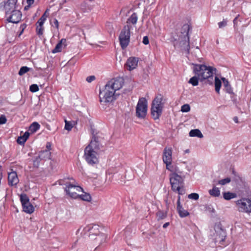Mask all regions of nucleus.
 <instances>
[{"instance_id":"54","label":"nucleus","mask_w":251,"mask_h":251,"mask_svg":"<svg viewBox=\"0 0 251 251\" xmlns=\"http://www.w3.org/2000/svg\"><path fill=\"white\" fill-rule=\"evenodd\" d=\"M170 225V223L169 222H167L166 223H165L163 225V227L164 228H166L169 225Z\"/></svg>"},{"instance_id":"36","label":"nucleus","mask_w":251,"mask_h":251,"mask_svg":"<svg viewBox=\"0 0 251 251\" xmlns=\"http://www.w3.org/2000/svg\"><path fill=\"white\" fill-rule=\"evenodd\" d=\"M65 129L68 131H70L72 129L73 126L71 122L65 120Z\"/></svg>"},{"instance_id":"31","label":"nucleus","mask_w":251,"mask_h":251,"mask_svg":"<svg viewBox=\"0 0 251 251\" xmlns=\"http://www.w3.org/2000/svg\"><path fill=\"white\" fill-rule=\"evenodd\" d=\"M167 212L161 210H159L156 213V216L158 218V220H162L167 217Z\"/></svg>"},{"instance_id":"9","label":"nucleus","mask_w":251,"mask_h":251,"mask_svg":"<svg viewBox=\"0 0 251 251\" xmlns=\"http://www.w3.org/2000/svg\"><path fill=\"white\" fill-rule=\"evenodd\" d=\"M148 102L145 98L139 99L136 107V116L140 119L144 118L147 113Z\"/></svg>"},{"instance_id":"49","label":"nucleus","mask_w":251,"mask_h":251,"mask_svg":"<svg viewBox=\"0 0 251 251\" xmlns=\"http://www.w3.org/2000/svg\"><path fill=\"white\" fill-rule=\"evenodd\" d=\"M222 80L223 82L224 87L225 88L226 87V86L229 85L228 81L225 78H223Z\"/></svg>"},{"instance_id":"2","label":"nucleus","mask_w":251,"mask_h":251,"mask_svg":"<svg viewBox=\"0 0 251 251\" xmlns=\"http://www.w3.org/2000/svg\"><path fill=\"white\" fill-rule=\"evenodd\" d=\"M193 65V71L195 75L191 77L188 82L194 86H196L199 84V81L202 82L207 79L208 81L213 80L214 71L216 69L210 66L205 65L192 64Z\"/></svg>"},{"instance_id":"11","label":"nucleus","mask_w":251,"mask_h":251,"mask_svg":"<svg viewBox=\"0 0 251 251\" xmlns=\"http://www.w3.org/2000/svg\"><path fill=\"white\" fill-rule=\"evenodd\" d=\"M236 204L240 212L251 213V198H242L237 201Z\"/></svg>"},{"instance_id":"55","label":"nucleus","mask_w":251,"mask_h":251,"mask_svg":"<svg viewBox=\"0 0 251 251\" xmlns=\"http://www.w3.org/2000/svg\"><path fill=\"white\" fill-rule=\"evenodd\" d=\"M233 120H234V121L235 123H238V118H237V117H234V118H233Z\"/></svg>"},{"instance_id":"24","label":"nucleus","mask_w":251,"mask_h":251,"mask_svg":"<svg viewBox=\"0 0 251 251\" xmlns=\"http://www.w3.org/2000/svg\"><path fill=\"white\" fill-rule=\"evenodd\" d=\"M105 235L104 234L102 233H100L98 235H96L94 237L93 240H96L97 242L100 244L103 242L105 241Z\"/></svg>"},{"instance_id":"47","label":"nucleus","mask_w":251,"mask_h":251,"mask_svg":"<svg viewBox=\"0 0 251 251\" xmlns=\"http://www.w3.org/2000/svg\"><path fill=\"white\" fill-rule=\"evenodd\" d=\"M95 78L96 77L94 75H91L87 77L86 80L88 82L90 83L94 80Z\"/></svg>"},{"instance_id":"19","label":"nucleus","mask_w":251,"mask_h":251,"mask_svg":"<svg viewBox=\"0 0 251 251\" xmlns=\"http://www.w3.org/2000/svg\"><path fill=\"white\" fill-rule=\"evenodd\" d=\"M50 155L49 150H44L40 152L38 156L41 160H47L50 158Z\"/></svg>"},{"instance_id":"42","label":"nucleus","mask_w":251,"mask_h":251,"mask_svg":"<svg viewBox=\"0 0 251 251\" xmlns=\"http://www.w3.org/2000/svg\"><path fill=\"white\" fill-rule=\"evenodd\" d=\"M227 20L224 19L223 21L219 22L218 25L219 28H222L225 27L227 25Z\"/></svg>"},{"instance_id":"28","label":"nucleus","mask_w":251,"mask_h":251,"mask_svg":"<svg viewBox=\"0 0 251 251\" xmlns=\"http://www.w3.org/2000/svg\"><path fill=\"white\" fill-rule=\"evenodd\" d=\"M66 41L65 39H61L59 43H57V44L56 45L55 48L52 50V53H57L60 52L62 50V43L63 42Z\"/></svg>"},{"instance_id":"33","label":"nucleus","mask_w":251,"mask_h":251,"mask_svg":"<svg viewBox=\"0 0 251 251\" xmlns=\"http://www.w3.org/2000/svg\"><path fill=\"white\" fill-rule=\"evenodd\" d=\"M203 210L209 213H214L215 210L211 204H205L203 205Z\"/></svg>"},{"instance_id":"41","label":"nucleus","mask_w":251,"mask_h":251,"mask_svg":"<svg viewBox=\"0 0 251 251\" xmlns=\"http://www.w3.org/2000/svg\"><path fill=\"white\" fill-rule=\"evenodd\" d=\"M41 160V159H40V158H39L38 156L37 157H36L33 160L34 167L38 168L39 166L40 162Z\"/></svg>"},{"instance_id":"46","label":"nucleus","mask_w":251,"mask_h":251,"mask_svg":"<svg viewBox=\"0 0 251 251\" xmlns=\"http://www.w3.org/2000/svg\"><path fill=\"white\" fill-rule=\"evenodd\" d=\"M225 88L226 91L227 93H228L229 94H232L233 93L232 88H231V87L230 86V85L227 86H226V87H225Z\"/></svg>"},{"instance_id":"22","label":"nucleus","mask_w":251,"mask_h":251,"mask_svg":"<svg viewBox=\"0 0 251 251\" xmlns=\"http://www.w3.org/2000/svg\"><path fill=\"white\" fill-rule=\"evenodd\" d=\"M138 20V17L136 13H133L128 18L126 21V25H130V24H132L133 25H135L136 24Z\"/></svg>"},{"instance_id":"32","label":"nucleus","mask_w":251,"mask_h":251,"mask_svg":"<svg viewBox=\"0 0 251 251\" xmlns=\"http://www.w3.org/2000/svg\"><path fill=\"white\" fill-rule=\"evenodd\" d=\"M48 9H47L44 14L41 16V17L39 19L37 22V24L39 25H43L45 21H46L47 15H46L48 11Z\"/></svg>"},{"instance_id":"21","label":"nucleus","mask_w":251,"mask_h":251,"mask_svg":"<svg viewBox=\"0 0 251 251\" xmlns=\"http://www.w3.org/2000/svg\"><path fill=\"white\" fill-rule=\"evenodd\" d=\"M22 206L24 211L26 213L31 214L34 211V208L30 202L27 203V204L22 205Z\"/></svg>"},{"instance_id":"29","label":"nucleus","mask_w":251,"mask_h":251,"mask_svg":"<svg viewBox=\"0 0 251 251\" xmlns=\"http://www.w3.org/2000/svg\"><path fill=\"white\" fill-rule=\"evenodd\" d=\"M20 201L22 205L27 204V203L29 202V200L27 195L25 194H21L20 196Z\"/></svg>"},{"instance_id":"30","label":"nucleus","mask_w":251,"mask_h":251,"mask_svg":"<svg viewBox=\"0 0 251 251\" xmlns=\"http://www.w3.org/2000/svg\"><path fill=\"white\" fill-rule=\"evenodd\" d=\"M221 81L218 78L217 76H215V91L217 93H219L220 89L221 87Z\"/></svg>"},{"instance_id":"34","label":"nucleus","mask_w":251,"mask_h":251,"mask_svg":"<svg viewBox=\"0 0 251 251\" xmlns=\"http://www.w3.org/2000/svg\"><path fill=\"white\" fill-rule=\"evenodd\" d=\"M30 69L29 68H28L26 66L22 67L20 68V71H19L18 74L20 75H23L24 74H25L28 71H29L30 70Z\"/></svg>"},{"instance_id":"10","label":"nucleus","mask_w":251,"mask_h":251,"mask_svg":"<svg viewBox=\"0 0 251 251\" xmlns=\"http://www.w3.org/2000/svg\"><path fill=\"white\" fill-rule=\"evenodd\" d=\"M189 32V25H184L182 28L181 34L179 35L178 40L180 42V45L183 46L184 45L186 46V50L187 53H189L190 50V45H189V37L188 35Z\"/></svg>"},{"instance_id":"57","label":"nucleus","mask_w":251,"mask_h":251,"mask_svg":"<svg viewBox=\"0 0 251 251\" xmlns=\"http://www.w3.org/2000/svg\"><path fill=\"white\" fill-rule=\"evenodd\" d=\"M185 153H189V150L187 149V150H186L185 151H184Z\"/></svg>"},{"instance_id":"38","label":"nucleus","mask_w":251,"mask_h":251,"mask_svg":"<svg viewBox=\"0 0 251 251\" xmlns=\"http://www.w3.org/2000/svg\"><path fill=\"white\" fill-rule=\"evenodd\" d=\"M190 110V106L188 104H185L181 106V111L183 112H188Z\"/></svg>"},{"instance_id":"7","label":"nucleus","mask_w":251,"mask_h":251,"mask_svg":"<svg viewBox=\"0 0 251 251\" xmlns=\"http://www.w3.org/2000/svg\"><path fill=\"white\" fill-rule=\"evenodd\" d=\"M215 233L214 234V240L215 243H218L220 245L225 246V242L226 238V232L220 222L215 224L214 226Z\"/></svg>"},{"instance_id":"50","label":"nucleus","mask_w":251,"mask_h":251,"mask_svg":"<svg viewBox=\"0 0 251 251\" xmlns=\"http://www.w3.org/2000/svg\"><path fill=\"white\" fill-rule=\"evenodd\" d=\"M30 135V132L29 131H26L25 132L24 135L22 136L25 139V140H27V139L28 138Z\"/></svg>"},{"instance_id":"37","label":"nucleus","mask_w":251,"mask_h":251,"mask_svg":"<svg viewBox=\"0 0 251 251\" xmlns=\"http://www.w3.org/2000/svg\"><path fill=\"white\" fill-rule=\"evenodd\" d=\"M44 27L43 25H39L37 26L36 27V32L37 34L39 36L42 35L43 34Z\"/></svg>"},{"instance_id":"35","label":"nucleus","mask_w":251,"mask_h":251,"mask_svg":"<svg viewBox=\"0 0 251 251\" xmlns=\"http://www.w3.org/2000/svg\"><path fill=\"white\" fill-rule=\"evenodd\" d=\"M231 181V179L229 177H226V178L220 180L218 181V184L222 185H226Z\"/></svg>"},{"instance_id":"4","label":"nucleus","mask_w":251,"mask_h":251,"mask_svg":"<svg viewBox=\"0 0 251 251\" xmlns=\"http://www.w3.org/2000/svg\"><path fill=\"white\" fill-rule=\"evenodd\" d=\"M166 99L161 94H158L152 102L151 113L154 120L158 119L162 113Z\"/></svg>"},{"instance_id":"12","label":"nucleus","mask_w":251,"mask_h":251,"mask_svg":"<svg viewBox=\"0 0 251 251\" xmlns=\"http://www.w3.org/2000/svg\"><path fill=\"white\" fill-rule=\"evenodd\" d=\"M85 233L89 232V237L91 240H93L95 236L100 234V227L96 225H89L83 228Z\"/></svg>"},{"instance_id":"3","label":"nucleus","mask_w":251,"mask_h":251,"mask_svg":"<svg viewBox=\"0 0 251 251\" xmlns=\"http://www.w3.org/2000/svg\"><path fill=\"white\" fill-rule=\"evenodd\" d=\"M101 138L98 134L93 133L92 138L89 144L84 150V157L87 162L93 165L99 162V151L100 150Z\"/></svg>"},{"instance_id":"15","label":"nucleus","mask_w":251,"mask_h":251,"mask_svg":"<svg viewBox=\"0 0 251 251\" xmlns=\"http://www.w3.org/2000/svg\"><path fill=\"white\" fill-rule=\"evenodd\" d=\"M18 0H7L6 2L2 4L5 8V14L7 16L9 13H11V11L16 10Z\"/></svg>"},{"instance_id":"60","label":"nucleus","mask_w":251,"mask_h":251,"mask_svg":"<svg viewBox=\"0 0 251 251\" xmlns=\"http://www.w3.org/2000/svg\"><path fill=\"white\" fill-rule=\"evenodd\" d=\"M27 7H28V5H27V6H26L25 7V9H27Z\"/></svg>"},{"instance_id":"45","label":"nucleus","mask_w":251,"mask_h":251,"mask_svg":"<svg viewBox=\"0 0 251 251\" xmlns=\"http://www.w3.org/2000/svg\"><path fill=\"white\" fill-rule=\"evenodd\" d=\"M52 25L54 26L57 29H58L59 27V23L58 20L56 19H54L53 20V23H52Z\"/></svg>"},{"instance_id":"6","label":"nucleus","mask_w":251,"mask_h":251,"mask_svg":"<svg viewBox=\"0 0 251 251\" xmlns=\"http://www.w3.org/2000/svg\"><path fill=\"white\" fill-rule=\"evenodd\" d=\"M60 185H65L64 191L66 195L72 199H77L79 197V193L83 192V188L78 185V183L74 182L66 181L65 183L59 182Z\"/></svg>"},{"instance_id":"43","label":"nucleus","mask_w":251,"mask_h":251,"mask_svg":"<svg viewBox=\"0 0 251 251\" xmlns=\"http://www.w3.org/2000/svg\"><path fill=\"white\" fill-rule=\"evenodd\" d=\"M26 141L22 136L19 137L17 140V143L21 145L24 144Z\"/></svg>"},{"instance_id":"62","label":"nucleus","mask_w":251,"mask_h":251,"mask_svg":"<svg viewBox=\"0 0 251 251\" xmlns=\"http://www.w3.org/2000/svg\"><path fill=\"white\" fill-rule=\"evenodd\" d=\"M237 17H236V18L234 19V22L237 19Z\"/></svg>"},{"instance_id":"17","label":"nucleus","mask_w":251,"mask_h":251,"mask_svg":"<svg viewBox=\"0 0 251 251\" xmlns=\"http://www.w3.org/2000/svg\"><path fill=\"white\" fill-rule=\"evenodd\" d=\"M177 210L179 215L181 218L185 217L189 215V213L185 210L180 204V197L179 196L177 201Z\"/></svg>"},{"instance_id":"14","label":"nucleus","mask_w":251,"mask_h":251,"mask_svg":"<svg viewBox=\"0 0 251 251\" xmlns=\"http://www.w3.org/2000/svg\"><path fill=\"white\" fill-rule=\"evenodd\" d=\"M7 17V20L8 22L17 24L19 23L22 18V13L18 9L11 11Z\"/></svg>"},{"instance_id":"56","label":"nucleus","mask_w":251,"mask_h":251,"mask_svg":"<svg viewBox=\"0 0 251 251\" xmlns=\"http://www.w3.org/2000/svg\"><path fill=\"white\" fill-rule=\"evenodd\" d=\"M24 31L22 30V29H21V31H20V32L19 33V35H18V36L20 37L23 33Z\"/></svg>"},{"instance_id":"40","label":"nucleus","mask_w":251,"mask_h":251,"mask_svg":"<svg viewBox=\"0 0 251 251\" xmlns=\"http://www.w3.org/2000/svg\"><path fill=\"white\" fill-rule=\"evenodd\" d=\"M188 198L190 199L198 200L199 198V195L197 193H193L189 194L188 196Z\"/></svg>"},{"instance_id":"26","label":"nucleus","mask_w":251,"mask_h":251,"mask_svg":"<svg viewBox=\"0 0 251 251\" xmlns=\"http://www.w3.org/2000/svg\"><path fill=\"white\" fill-rule=\"evenodd\" d=\"M82 192L83 193V194L81 195L79 194L78 198L80 199L81 200L84 201H86L88 202L91 201L92 198L90 194L84 192L83 191Z\"/></svg>"},{"instance_id":"13","label":"nucleus","mask_w":251,"mask_h":251,"mask_svg":"<svg viewBox=\"0 0 251 251\" xmlns=\"http://www.w3.org/2000/svg\"><path fill=\"white\" fill-rule=\"evenodd\" d=\"M163 161L166 165L167 169H169L168 166L171 165L172 161V149L170 147H165L163 151Z\"/></svg>"},{"instance_id":"23","label":"nucleus","mask_w":251,"mask_h":251,"mask_svg":"<svg viewBox=\"0 0 251 251\" xmlns=\"http://www.w3.org/2000/svg\"><path fill=\"white\" fill-rule=\"evenodd\" d=\"M40 127V125L37 122H33L29 127L28 131L30 133H34L36 132Z\"/></svg>"},{"instance_id":"27","label":"nucleus","mask_w":251,"mask_h":251,"mask_svg":"<svg viewBox=\"0 0 251 251\" xmlns=\"http://www.w3.org/2000/svg\"><path fill=\"white\" fill-rule=\"evenodd\" d=\"M236 194L234 193H231L230 192L223 193V197L226 200H230L232 199L236 198Z\"/></svg>"},{"instance_id":"39","label":"nucleus","mask_w":251,"mask_h":251,"mask_svg":"<svg viewBox=\"0 0 251 251\" xmlns=\"http://www.w3.org/2000/svg\"><path fill=\"white\" fill-rule=\"evenodd\" d=\"M39 90V87L37 84H33L30 86L29 90L33 93L36 92Z\"/></svg>"},{"instance_id":"1","label":"nucleus","mask_w":251,"mask_h":251,"mask_svg":"<svg viewBox=\"0 0 251 251\" xmlns=\"http://www.w3.org/2000/svg\"><path fill=\"white\" fill-rule=\"evenodd\" d=\"M124 83L122 77H117L109 80L105 85L104 89L100 91V101L102 103H110L116 99V91L120 90Z\"/></svg>"},{"instance_id":"8","label":"nucleus","mask_w":251,"mask_h":251,"mask_svg":"<svg viewBox=\"0 0 251 251\" xmlns=\"http://www.w3.org/2000/svg\"><path fill=\"white\" fill-rule=\"evenodd\" d=\"M131 27L130 25H125L120 33L119 39L122 49H126L129 43Z\"/></svg>"},{"instance_id":"25","label":"nucleus","mask_w":251,"mask_h":251,"mask_svg":"<svg viewBox=\"0 0 251 251\" xmlns=\"http://www.w3.org/2000/svg\"><path fill=\"white\" fill-rule=\"evenodd\" d=\"M190 137H198L199 138L203 137V135L201 131L198 129H192L189 132Z\"/></svg>"},{"instance_id":"61","label":"nucleus","mask_w":251,"mask_h":251,"mask_svg":"<svg viewBox=\"0 0 251 251\" xmlns=\"http://www.w3.org/2000/svg\"><path fill=\"white\" fill-rule=\"evenodd\" d=\"M170 166H171V165L168 166V168H169V170H171L170 169Z\"/></svg>"},{"instance_id":"59","label":"nucleus","mask_w":251,"mask_h":251,"mask_svg":"<svg viewBox=\"0 0 251 251\" xmlns=\"http://www.w3.org/2000/svg\"><path fill=\"white\" fill-rule=\"evenodd\" d=\"M81 229V227H80L77 231V232H79Z\"/></svg>"},{"instance_id":"51","label":"nucleus","mask_w":251,"mask_h":251,"mask_svg":"<svg viewBox=\"0 0 251 251\" xmlns=\"http://www.w3.org/2000/svg\"><path fill=\"white\" fill-rule=\"evenodd\" d=\"M34 0H26V2L28 4V6H30L34 3Z\"/></svg>"},{"instance_id":"52","label":"nucleus","mask_w":251,"mask_h":251,"mask_svg":"<svg viewBox=\"0 0 251 251\" xmlns=\"http://www.w3.org/2000/svg\"><path fill=\"white\" fill-rule=\"evenodd\" d=\"M46 148H47V150H49L50 151L51 149V144L50 142H48L46 145Z\"/></svg>"},{"instance_id":"44","label":"nucleus","mask_w":251,"mask_h":251,"mask_svg":"<svg viewBox=\"0 0 251 251\" xmlns=\"http://www.w3.org/2000/svg\"><path fill=\"white\" fill-rule=\"evenodd\" d=\"M6 118L4 115H1L0 117V125L4 124L6 122Z\"/></svg>"},{"instance_id":"63","label":"nucleus","mask_w":251,"mask_h":251,"mask_svg":"<svg viewBox=\"0 0 251 251\" xmlns=\"http://www.w3.org/2000/svg\"><path fill=\"white\" fill-rule=\"evenodd\" d=\"M216 42H217V44H218L219 43L218 40H217Z\"/></svg>"},{"instance_id":"48","label":"nucleus","mask_w":251,"mask_h":251,"mask_svg":"<svg viewBox=\"0 0 251 251\" xmlns=\"http://www.w3.org/2000/svg\"><path fill=\"white\" fill-rule=\"evenodd\" d=\"M143 43L145 45H148L149 44V40L148 36H146L143 37Z\"/></svg>"},{"instance_id":"18","label":"nucleus","mask_w":251,"mask_h":251,"mask_svg":"<svg viewBox=\"0 0 251 251\" xmlns=\"http://www.w3.org/2000/svg\"><path fill=\"white\" fill-rule=\"evenodd\" d=\"M138 62V58L132 57L129 58L126 62V65L129 70H132L136 68Z\"/></svg>"},{"instance_id":"16","label":"nucleus","mask_w":251,"mask_h":251,"mask_svg":"<svg viewBox=\"0 0 251 251\" xmlns=\"http://www.w3.org/2000/svg\"><path fill=\"white\" fill-rule=\"evenodd\" d=\"M19 180L18 177L17 173L12 171L8 173V183L10 186H16L19 183Z\"/></svg>"},{"instance_id":"53","label":"nucleus","mask_w":251,"mask_h":251,"mask_svg":"<svg viewBox=\"0 0 251 251\" xmlns=\"http://www.w3.org/2000/svg\"><path fill=\"white\" fill-rule=\"evenodd\" d=\"M26 25L25 24H23L21 25L20 29H22V30L24 31L25 30V29L26 28Z\"/></svg>"},{"instance_id":"5","label":"nucleus","mask_w":251,"mask_h":251,"mask_svg":"<svg viewBox=\"0 0 251 251\" xmlns=\"http://www.w3.org/2000/svg\"><path fill=\"white\" fill-rule=\"evenodd\" d=\"M170 181L173 191L177 192L179 195L185 194L183 179L180 176L176 173L171 174L170 176Z\"/></svg>"},{"instance_id":"58","label":"nucleus","mask_w":251,"mask_h":251,"mask_svg":"<svg viewBox=\"0 0 251 251\" xmlns=\"http://www.w3.org/2000/svg\"><path fill=\"white\" fill-rule=\"evenodd\" d=\"M2 103V100L1 99H0V105H1Z\"/></svg>"},{"instance_id":"20","label":"nucleus","mask_w":251,"mask_h":251,"mask_svg":"<svg viewBox=\"0 0 251 251\" xmlns=\"http://www.w3.org/2000/svg\"><path fill=\"white\" fill-rule=\"evenodd\" d=\"M208 193L213 197H218L220 196V189L215 186H213L212 189L209 190Z\"/></svg>"}]
</instances>
